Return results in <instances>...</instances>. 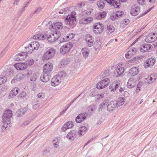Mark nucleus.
<instances>
[{
    "instance_id": "f257e3e1",
    "label": "nucleus",
    "mask_w": 157,
    "mask_h": 157,
    "mask_svg": "<svg viewBox=\"0 0 157 157\" xmlns=\"http://www.w3.org/2000/svg\"><path fill=\"white\" fill-rule=\"evenodd\" d=\"M12 115V111L10 109L6 110L3 113L2 117V121L3 124L2 126V129L7 128L8 125L10 123L11 118Z\"/></svg>"
},
{
    "instance_id": "f03ea898",
    "label": "nucleus",
    "mask_w": 157,
    "mask_h": 157,
    "mask_svg": "<svg viewBox=\"0 0 157 157\" xmlns=\"http://www.w3.org/2000/svg\"><path fill=\"white\" fill-rule=\"evenodd\" d=\"M66 74L64 71L60 72L58 75L54 76L52 79L51 82V85L56 86L58 85L60 82L61 78L65 77Z\"/></svg>"
},
{
    "instance_id": "7ed1b4c3",
    "label": "nucleus",
    "mask_w": 157,
    "mask_h": 157,
    "mask_svg": "<svg viewBox=\"0 0 157 157\" xmlns=\"http://www.w3.org/2000/svg\"><path fill=\"white\" fill-rule=\"evenodd\" d=\"M40 46V44L38 42L35 41L32 42L28 46L25 47V48L26 49V52L29 53H32L34 50H37Z\"/></svg>"
},
{
    "instance_id": "20e7f679",
    "label": "nucleus",
    "mask_w": 157,
    "mask_h": 157,
    "mask_svg": "<svg viewBox=\"0 0 157 157\" xmlns=\"http://www.w3.org/2000/svg\"><path fill=\"white\" fill-rule=\"evenodd\" d=\"M56 50L53 48H50L46 51L43 57L44 60H48L52 58L55 55Z\"/></svg>"
},
{
    "instance_id": "39448f33",
    "label": "nucleus",
    "mask_w": 157,
    "mask_h": 157,
    "mask_svg": "<svg viewBox=\"0 0 157 157\" xmlns=\"http://www.w3.org/2000/svg\"><path fill=\"white\" fill-rule=\"evenodd\" d=\"M73 46V44L71 43H67L65 45L61 47L60 52L61 54L65 55L68 52Z\"/></svg>"
},
{
    "instance_id": "423d86ee",
    "label": "nucleus",
    "mask_w": 157,
    "mask_h": 157,
    "mask_svg": "<svg viewBox=\"0 0 157 157\" xmlns=\"http://www.w3.org/2000/svg\"><path fill=\"white\" fill-rule=\"evenodd\" d=\"M121 64L119 63L117 65L114 67L115 69L114 71V76L118 77L122 75L124 71V68L123 67H120Z\"/></svg>"
},
{
    "instance_id": "0eeeda50",
    "label": "nucleus",
    "mask_w": 157,
    "mask_h": 157,
    "mask_svg": "<svg viewBox=\"0 0 157 157\" xmlns=\"http://www.w3.org/2000/svg\"><path fill=\"white\" fill-rule=\"evenodd\" d=\"M110 80L108 78H106L101 80L96 85V88L99 89H101L106 87L110 82Z\"/></svg>"
},
{
    "instance_id": "6e6552de",
    "label": "nucleus",
    "mask_w": 157,
    "mask_h": 157,
    "mask_svg": "<svg viewBox=\"0 0 157 157\" xmlns=\"http://www.w3.org/2000/svg\"><path fill=\"white\" fill-rule=\"evenodd\" d=\"M76 21V17L75 16L71 14L67 16L65 19L64 22L67 25L72 26L74 25Z\"/></svg>"
},
{
    "instance_id": "1a4fd4ad",
    "label": "nucleus",
    "mask_w": 157,
    "mask_h": 157,
    "mask_svg": "<svg viewBox=\"0 0 157 157\" xmlns=\"http://www.w3.org/2000/svg\"><path fill=\"white\" fill-rule=\"evenodd\" d=\"M94 32L96 34H100L103 31L104 27L100 23H96L94 26Z\"/></svg>"
},
{
    "instance_id": "9d476101",
    "label": "nucleus",
    "mask_w": 157,
    "mask_h": 157,
    "mask_svg": "<svg viewBox=\"0 0 157 157\" xmlns=\"http://www.w3.org/2000/svg\"><path fill=\"white\" fill-rule=\"evenodd\" d=\"M53 67V64L52 63L48 62L45 64L43 67V72L50 75Z\"/></svg>"
},
{
    "instance_id": "9b49d317",
    "label": "nucleus",
    "mask_w": 157,
    "mask_h": 157,
    "mask_svg": "<svg viewBox=\"0 0 157 157\" xmlns=\"http://www.w3.org/2000/svg\"><path fill=\"white\" fill-rule=\"evenodd\" d=\"M87 113L84 112L78 114L75 118V121L77 123H80L83 121L87 117Z\"/></svg>"
},
{
    "instance_id": "f8f14e48",
    "label": "nucleus",
    "mask_w": 157,
    "mask_h": 157,
    "mask_svg": "<svg viewBox=\"0 0 157 157\" xmlns=\"http://www.w3.org/2000/svg\"><path fill=\"white\" fill-rule=\"evenodd\" d=\"M27 53L24 52L20 53L16 55L14 59L17 61H22L24 60L27 56Z\"/></svg>"
},
{
    "instance_id": "ddd939ff",
    "label": "nucleus",
    "mask_w": 157,
    "mask_h": 157,
    "mask_svg": "<svg viewBox=\"0 0 157 157\" xmlns=\"http://www.w3.org/2000/svg\"><path fill=\"white\" fill-rule=\"evenodd\" d=\"M120 80H116L113 82L109 86V89L111 91L114 92L120 86Z\"/></svg>"
},
{
    "instance_id": "4468645a",
    "label": "nucleus",
    "mask_w": 157,
    "mask_h": 157,
    "mask_svg": "<svg viewBox=\"0 0 157 157\" xmlns=\"http://www.w3.org/2000/svg\"><path fill=\"white\" fill-rule=\"evenodd\" d=\"M157 40V36L155 33H150L148 35L145 39V41L147 43H151Z\"/></svg>"
},
{
    "instance_id": "2eb2a0df",
    "label": "nucleus",
    "mask_w": 157,
    "mask_h": 157,
    "mask_svg": "<svg viewBox=\"0 0 157 157\" xmlns=\"http://www.w3.org/2000/svg\"><path fill=\"white\" fill-rule=\"evenodd\" d=\"M85 40L89 47H91L93 46L94 39L92 36L90 34L86 35L85 36Z\"/></svg>"
},
{
    "instance_id": "dca6fc26",
    "label": "nucleus",
    "mask_w": 157,
    "mask_h": 157,
    "mask_svg": "<svg viewBox=\"0 0 157 157\" xmlns=\"http://www.w3.org/2000/svg\"><path fill=\"white\" fill-rule=\"evenodd\" d=\"M14 66L17 70H23L27 68V65L26 63H18L15 64Z\"/></svg>"
},
{
    "instance_id": "f3484780",
    "label": "nucleus",
    "mask_w": 157,
    "mask_h": 157,
    "mask_svg": "<svg viewBox=\"0 0 157 157\" xmlns=\"http://www.w3.org/2000/svg\"><path fill=\"white\" fill-rule=\"evenodd\" d=\"M140 11V7L135 5L132 6L130 10V13L132 16H136L139 13Z\"/></svg>"
},
{
    "instance_id": "a211bd4d",
    "label": "nucleus",
    "mask_w": 157,
    "mask_h": 157,
    "mask_svg": "<svg viewBox=\"0 0 157 157\" xmlns=\"http://www.w3.org/2000/svg\"><path fill=\"white\" fill-rule=\"evenodd\" d=\"M32 72L31 71H25L24 74H18L17 75V77L18 78L17 79L19 78V80H20L22 78V77L23 78L24 77H30L31 75H32Z\"/></svg>"
},
{
    "instance_id": "6ab92c4d",
    "label": "nucleus",
    "mask_w": 157,
    "mask_h": 157,
    "mask_svg": "<svg viewBox=\"0 0 157 157\" xmlns=\"http://www.w3.org/2000/svg\"><path fill=\"white\" fill-rule=\"evenodd\" d=\"M116 104V101H111L107 106V111L109 112L113 111L116 107H117Z\"/></svg>"
},
{
    "instance_id": "aec40b11",
    "label": "nucleus",
    "mask_w": 157,
    "mask_h": 157,
    "mask_svg": "<svg viewBox=\"0 0 157 157\" xmlns=\"http://www.w3.org/2000/svg\"><path fill=\"white\" fill-rule=\"evenodd\" d=\"M157 77V75L155 73H154L150 75H148L146 78L147 82L149 84H151L155 80Z\"/></svg>"
},
{
    "instance_id": "412c9836",
    "label": "nucleus",
    "mask_w": 157,
    "mask_h": 157,
    "mask_svg": "<svg viewBox=\"0 0 157 157\" xmlns=\"http://www.w3.org/2000/svg\"><path fill=\"white\" fill-rule=\"evenodd\" d=\"M123 14V13L122 11H117L116 13H113L110 16V19L111 20L114 21L116 19L121 17Z\"/></svg>"
},
{
    "instance_id": "4be33fe9",
    "label": "nucleus",
    "mask_w": 157,
    "mask_h": 157,
    "mask_svg": "<svg viewBox=\"0 0 157 157\" xmlns=\"http://www.w3.org/2000/svg\"><path fill=\"white\" fill-rule=\"evenodd\" d=\"M50 75L43 72L40 77V80L43 82H48L50 79Z\"/></svg>"
},
{
    "instance_id": "5701e85b",
    "label": "nucleus",
    "mask_w": 157,
    "mask_h": 157,
    "mask_svg": "<svg viewBox=\"0 0 157 157\" xmlns=\"http://www.w3.org/2000/svg\"><path fill=\"white\" fill-rule=\"evenodd\" d=\"M73 126V122L71 121H68L65 123L62 128V131H65L67 129L71 128Z\"/></svg>"
},
{
    "instance_id": "b1692460",
    "label": "nucleus",
    "mask_w": 157,
    "mask_h": 157,
    "mask_svg": "<svg viewBox=\"0 0 157 157\" xmlns=\"http://www.w3.org/2000/svg\"><path fill=\"white\" fill-rule=\"evenodd\" d=\"M155 62V59L152 58H149L146 60V64H145L144 67L147 68V67L153 66Z\"/></svg>"
},
{
    "instance_id": "393cba45",
    "label": "nucleus",
    "mask_w": 157,
    "mask_h": 157,
    "mask_svg": "<svg viewBox=\"0 0 157 157\" xmlns=\"http://www.w3.org/2000/svg\"><path fill=\"white\" fill-rule=\"evenodd\" d=\"M93 19L92 17H83L80 19L79 23L81 24H86L90 23Z\"/></svg>"
},
{
    "instance_id": "a878e982",
    "label": "nucleus",
    "mask_w": 157,
    "mask_h": 157,
    "mask_svg": "<svg viewBox=\"0 0 157 157\" xmlns=\"http://www.w3.org/2000/svg\"><path fill=\"white\" fill-rule=\"evenodd\" d=\"M76 132L75 130L71 131L67 135V138L69 140H73L76 137Z\"/></svg>"
},
{
    "instance_id": "bb28decb",
    "label": "nucleus",
    "mask_w": 157,
    "mask_h": 157,
    "mask_svg": "<svg viewBox=\"0 0 157 157\" xmlns=\"http://www.w3.org/2000/svg\"><path fill=\"white\" fill-rule=\"evenodd\" d=\"M151 45L149 44H143L140 47V51L143 53L147 52L151 48Z\"/></svg>"
},
{
    "instance_id": "cd10ccee",
    "label": "nucleus",
    "mask_w": 157,
    "mask_h": 157,
    "mask_svg": "<svg viewBox=\"0 0 157 157\" xmlns=\"http://www.w3.org/2000/svg\"><path fill=\"white\" fill-rule=\"evenodd\" d=\"M136 85L135 81L133 78H130L127 83V86L129 88H132Z\"/></svg>"
},
{
    "instance_id": "c85d7f7f",
    "label": "nucleus",
    "mask_w": 157,
    "mask_h": 157,
    "mask_svg": "<svg viewBox=\"0 0 157 157\" xmlns=\"http://www.w3.org/2000/svg\"><path fill=\"white\" fill-rule=\"evenodd\" d=\"M52 27L56 30L61 29L63 28L62 24L60 22L55 23L52 25Z\"/></svg>"
},
{
    "instance_id": "c756f323",
    "label": "nucleus",
    "mask_w": 157,
    "mask_h": 157,
    "mask_svg": "<svg viewBox=\"0 0 157 157\" xmlns=\"http://www.w3.org/2000/svg\"><path fill=\"white\" fill-rule=\"evenodd\" d=\"M139 72L138 68L137 67H133L129 70V73L132 76L136 75Z\"/></svg>"
},
{
    "instance_id": "7c9ffc66",
    "label": "nucleus",
    "mask_w": 157,
    "mask_h": 157,
    "mask_svg": "<svg viewBox=\"0 0 157 157\" xmlns=\"http://www.w3.org/2000/svg\"><path fill=\"white\" fill-rule=\"evenodd\" d=\"M106 13L105 11L99 12L95 15V17L98 20H101L106 16Z\"/></svg>"
},
{
    "instance_id": "2f4dec72",
    "label": "nucleus",
    "mask_w": 157,
    "mask_h": 157,
    "mask_svg": "<svg viewBox=\"0 0 157 157\" xmlns=\"http://www.w3.org/2000/svg\"><path fill=\"white\" fill-rule=\"evenodd\" d=\"M86 128L85 126L80 127L79 129L78 134L79 136H81L84 135L86 131Z\"/></svg>"
},
{
    "instance_id": "473e14b6",
    "label": "nucleus",
    "mask_w": 157,
    "mask_h": 157,
    "mask_svg": "<svg viewBox=\"0 0 157 157\" xmlns=\"http://www.w3.org/2000/svg\"><path fill=\"white\" fill-rule=\"evenodd\" d=\"M19 89L18 88H14L10 92L9 94L10 97V98H13L18 93Z\"/></svg>"
},
{
    "instance_id": "72a5a7b5",
    "label": "nucleus",
    "mask_w": 157,
    "mask_h": 157,
    "mask_svg": "<svg viewBox=\"0 0 157 157\" xmlns=\"http://www.w3.org/2000/svg\"><path fill=\"white\" fill-rule=\"evenodd\" d=\"M48 36L47 35H44L42 34H37L34 35L33 37L34 39L38 40H44Z\"/></svg>"
},
{
    "instance_id": "f704fd0d",
    "label": "nucleus",
    "mask_w": 157,
    "mask_h": 157,
    "mask_svg": "<svg viewBox=\"0 0 157 157\" xmlns=\"http://www.w3.org/2000/svg\"><path fill=\"white\" fill-rule=\"evenodd\" d=\"M27 109L26 108L20 109L16 113V115L17 117H20L23 115L26 112Z\"/></svg>"
},
{
    "instance_id": "c9c22d12",
    "label": "nucleus",
    "mask_w": 157,
    "mask_h": 157,
    "mask_svg": "<svg viewBox=\"0 0 157 157\" xmlns=\"http://www.w3.org/2000/svg\"><path fill=\"white\" fill-rule=\"evenodd\" d=\"M82 52L83 57L84 58H86L89 54L90 50L88 48H85L82 49Z\"/></svg>"
},
{
    "instance_id": "e433bc0d",
    "label": "nucleus",
    "mask_w": 157,
    "mask_h": 157,
    "mask_svg": "<svg viewBox=\"0 0 157 157\" xmlns=\"http://www.w3.org/2000/svg\"><path fill=\"white\" fill-rule=\"evenodd\" d=\"M92 10L91 9H88L82 12L81 15L83 17H86L90 15L92 12Z\"/></svg>"
},
{
    "instance_id": "4c0bfd02",
    "label": "nucleus",
    "mask_w": 157,
    "mask_h": 157,
    "mask_svg": "<svg viewBox=\"0 0 157 157\" xmlns=\"http://www.w3.org/2000/svg\"><path fill=\"white\" fill-rule=\"evenodd\" d=\"M52 35H53V37H54L55 41L57 39L60 37L61 35V33L59 31H55L54 32L52 33Z\"/></svg>"
},
{
    "instance_id": "58836bf2",
    "label": "nucleus",
    "mask_w": 157,
    "mask_h": 157,
    "mask_svg": "<svg viewBox=\"0 0 157 157\" xmlns=\"http://www.w3.org/2000/svg\"><path fill=\"white\" fill-rule=\"evenodd\" d=\"M117 106H119L124 104V99L123 98H120L118 99L117 101H116Z\"/></svg>"
},
{
    "instance_id": "ea45409f",
    "label": "nucleus",
    "mask_w": 157,
    "mask_h": 157,
    "mask_svg": "<svg viewBox=\"0 0 157 157\" xmlns=\"http://www.w3.org/2000/svg\"><path fill=\"white\" fill-rule=\"evenodd\" d=\"M114 28L113 26L109 25L107 26L106 31L108 34H111L114 31Z\"/></svg>"
},
{
    "instance_id": "a19ab883",
    "label": "nucleus",
    "mask_w": 157,
    "mask_h": 157,
    "mask_svg": "<svg viewBox=\"0 0 157 157\" xmlns=\"http://www.w3.org/2000/svg\"><path fill=\"white\" fill-rule=\"evenodd\" d=\"M97 5L98 7L100 9L103 8L105 6L104 2L102 0L98 1Z\"/></svg>"
},
{
    "instance_id": "79ce46f5",
    "label": "nucleus",
    "mask_w": 157,
    "mask_h": 157,
    "mask_svg": "<svg viewBox=\"0 0 157 157\" xmlns=\"http://www.w3.org/2000/svg\"><path fill=\"white\" fill-rule=\"evenodd\" d=\"M53 36L51 33L48 37L47 40L50 42H53L55 41L54 37H53Z\"/></svg>"
},
{
    "instance_id": "37998d69",
    "label": "nucleus",
    "mask_w": 157,
    "mask_h": 157,
    "mask_svg": "<svg viewBox=\"0 0 157 157\" xmlns=\"http://www.w3.org/2000/svg\"><path fill=\"white\" fill-rule=\"evenodd\" d=\"M6 80V79L5 76H0V85L2 84L5 82Z\"/></svg>"
},
{
    "instance_id": "c03bdc74",
    "label": "nucleus",
    "mask_w": 157,
    "mask_h": 157,
    "mask_svg": "<svg viewBox=\"0 0 157 157\" xmlns=\"http://www.w3.org/2000/svg\"><path fill=\"white\" fill-rule=\"evenodd\" d=\"M134 55V54L131 51V49H130L129 50L126 54L125 57L127 58H129L130 57Z\"/></svg>"
},
{
    "instance_id": "a18cd8bd",
    "label": "nucleus",
    "mask_w": 157,
    "mask_h": 157,
    "mask_svg": "<svg viewBox=\"0 0 157 157\" xmlns=\"http://www.w3.org/2000/svg\"><path fill=\"white\" fill-rule=\"evenodd\" d=\"M101 42L100 41L95 42L94 44V47L96 48H99L101 45Z\"/></svg>"
},
{
    "instance_id": "49530a36",
    "label": "nucleus",
    "mask_w": 157,
    "mask_h": 157,
    "mask_svg": "<svg viewBox=\"0 0 157 157\" xmlns=\"http://www.w3.org/2000/svg\"><path fill=\"white\" fill-rule=\"evenodd\" d=\"M26 93L25 91H22L19 94L18 97L19 98H26Z\"/></svg>"
},
{
    "instance_id": "de8ad7c7",
    "label": "nucleus",
    "mask_w": 157,
    "mask_h": 157,
    "mask_svg": "<svg viewBox=\"0 0 157 157\" xmlns=\"http://www.w3.org/2000/svg\"><path fill=\"white\" fill-rule=\"evenodd\" d=\"M107 105V104L103 102L101 103L99 105L98 107V110L99 111L101 110L105 106Z\"/></svg>"
},
{
    "instance_id": "09e8293b",
    "label": "nucleus",
    "mask_w": 157,
    "mask_h": 157,
    "mask_svg": "<svg viewBox=\"0 0 157 157\" xmlns=\"http://www.w3.org/2000/svg\"><path fill=\"white\" fill-rule=\"evenodd\" d=\"M30 80L31 81H36L37 77V76L36 74H33L30 76Z\"/></svg>"
},
{
    "instance_id": "8fccbe9b",
    "label": "nucleus",
    "mask_w": 157,
    "mask_h": 157,
    "mask_svg": "<svg viewBox=\"0 0 157 157\" xmlns=\"http://www.w3.org/2000/svg\"><path fill=\"white\" fill-rule=\"evenodd\" d=\"M96 108V106L95 105H92L89 106L88 110L91 112H92L95 110Z\"/></svg>"
},
{
    "instance_id": "3c124183",
    "label": "nucleus",
    "mask_w": 157,
    "mask_h": 157,
    "mask_svg": "<svg viewBox=\"0 0 157 157\" xmlns=\"http://www.w3.org/2000/svg\"><path fill=\"white\" fill-rule=\"evenodd\" d=\"M36 97L40 99H43L45 98V94L43 93H40L37 94Z\"/></svg>"
},
{
    "instance_id": "603ef678",
    "label": "nucleus",
    "mask_w": 157,
    "mask_h": 157,
    "mask_svg": "<svg viewBox=\"0 0 157 157\" xmlns=\"http://www.w3.org/2000/svg\"><path fill=\"white\" fill-rule=\"evenodd\" d=\"M104 97V94H97L96 98L98 100H99L101 98H103Z\"/></svg>"
},
{
    "instance_id": "864d4df0",
    "label": "nucleus",
    "mask_w": 157,
    "mask_h": 157,
    "mask_svg": "<svg viewBox=\"0 0 157 157\" xmlns=\"http://www.w3.org/2000/svg\"><path fill=\"white\" fill-rule=\"evenodd\" d=\"M123 26H125L128 25L129 23V20L128 19H125L122 21Z\"/></svg>"
},
{
    "instance_id": "5fc2aeb1",
    "label": "nucleus",
    "mask_w": 157,
    "mask_h": 157,
    "mask_svg": "<svg viewBox=\"0 0 157 157\" xmlns=\"http://www.w3.org/2000/svg\"><path fill=\"white\" fill-rule=\"evenodd\" d=\"M61 65L65 66L68 63V61L66 59H63L60 62Z\"/></svg>"
},
{
    "instance_id": "6e6d98bb",
    "label": "nucleus",
    "mask_w": 157,
    "mask_h": 157,
    "mask_svg": "<svg viewBox=\"0 0 157 157\" xmlns=\"http://www.w3.org/2000/svg\"><path fill=\"white\" fill-rule=\"evenodd\" d=\"M55 140H53L52 141L53 145L55 147H57L59 146V142L57 141L56 142Z\"/></svg>"
},
{
    "instance_id": "4d7b16f0",
    "label": "nucleus",
    "mask_w": 157,
    "mask_h": 157,
    "mask_svg": "<svg viewBox=\"0 0 157 157\" xmlns=\"http://www.w3.org/2000/svg\"><path fill=\"white\" fill-rule=\"evenodd\" d=\"M69 9H68L67 8H65L63 10L61 11H60L59 12V13H64L65 14L66 13H67V11H68L69 10H69Z\"/></svg>"
},
{
    "instance_id": "13d9d810",
    "label": "nucleus",
    "mask_w": 157,
    "mask_h": 157,
    "mask_svg": "<svg viewBox=\"0 0 157 157\" xmlns=\"http://www.w3.org/2000/svg\"><path fill=\"white\" fill-rule=\"evenodd\" d=\"M153 8V7H152L149 9L148 10H147L144 13L142 14L140 16H139V17H141L147 14L148 12H149Z\"/></svg>"
},
{
    "instance_id": "bf43d9fd",
    "label": "nucleus",
    "mask_w": 157,
    "mask_h": 157,
    "mask_svg": "<svg viewBox=\"0 0 157 157\" xmlns=\"http://www.w3.org/2000/svg\"><path fill=\"white\" fill-rule=\"evenodd\" d=\"M40 106V104L39 103H37L33 105V109H38Z\"/></svg>"
},
{
    "instance_id": "052dcab7",
    "label": "nucleus",
    "mask_w": 157,
    "mask_h": 157,
    "mask_svg": "<svg viewBox=\"0 0 157 157\" xmlns=\"http://www.w3.org/2000/svg\"><path fill=\"white\" fill-rule=\"evenodd\" d=\"M97 95V93L95 91H92L91 92L90 94V96L91 97H96Z\"/></svg>"
},
{
    "instance_id": "680f3d73",
    "label": "nucleus",
    "mask_w": 157,
    "mask_h": 157,
    "mask_svg": "<svg viewBox=\"0 0 157 157\" xmlns=\"http://www.w3.org/2000/svg\"><path fill=\"white\" fill-rule=\"evenodd\" d=\"M66 41H68L66 36H64L63 38L62 39H61L60 40V41L59 42L60 43H61L63 42H66Z\"/></svg>"
},
{
    "instance_id": "e2e57ef3",
    "label": "nucleus",
    "mask_w": 157,
    "mask_h": 157,
    "mask_svg": "<svg viewBox=\"0 0 157 157\" xmlns=\"http://www.w3.org/2000/svg\"><path fill=\"white\" fill-rule=\"evenodd\" d=\"M120 88L119 89V92L122 93L123 91H124L125 90V87L124 86H122L121 85L120 86Z\"/></svg>"
},
{
    "instance_id": "0e129e2a",
    "label": "nucleus",
    "mask_w": 157,
    "mask_h": 157,
    "mask_svg": "<svg viewBox=\"0 0 157 157\" xmlns=\"http://www.w3.org/2000/svg\"><path fill=\"white\" fill-rule=\"evenodd\" d=\"M41 10H42V8H41L40 7H38L34 12V14L39 13L40 12V11Z\"/></svg>"
},
{
    "instance_id": "69168bd1",
    "label": "nucleus",
    "mask_w": 157,
    "mask_h": 157,
    "mask_svg": "<svg viewBox=\"0 0 157 157\" xmlns=\"http://www.w3.org/2000/svg\"><path fill=\"white\" fill-rule=\"evenodd\" d=\"M50 151L49 150L45 149L43 151V154L44 155H47L49 153Z\"/></svg>"
},
{
    "instance_id": "338daca9",
    "label": "nucleus",
    "mask_w": 157,
    "mask_h": 157,
    "mask_svg": "<svg viewBox=\"0 0 157 157\" xmlns=\"http://www.w3.org/2000/svg\"><path fill=\"white\" fill-rule=\"evenodd\" d=\"M29 123V121H26L24 122L23 124H22L21 126L22 127H24L26 125H27Z\"/></svg>"
},
{
    "instance_id": "774afa93",
    "label": "nucleus",
    "mask_w": 157,
    "mask_h": 157,
    "mask_svg": "<svg viewBox=\"0 0 157 157\" xmlns=\"http://www.w3.org/2000/svg\"><path fill=\"white\" fill-rule=\"evenodd\" d=\"M28 64L29 65H33L34 63V61L33 59H30L28 61Z\"/></svg>"
}]
</instances>
